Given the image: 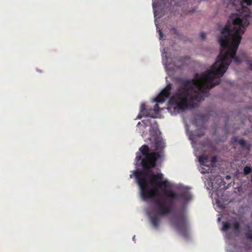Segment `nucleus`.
<instances>
[{
	"label": "nucleus",
	"instance_id": "obj_13",
	"mask_svg": "<svg viewBox=\"0 0 252 252\" xmlns=\"http://www.w3.org/2000/svg\"><path fill=\"white\" fill-rule=\"evenodd\" d=\"M232 224L233 229L235 230V231L237 233H240L241 231V227L240 223L237 220H235L234 221H233Z\"/></svg>",
	"mask_w": 252,
	"mask_h": 252
},
{
	"label": "nucleus",
	"instance_id": "obj_22",
	"mask_svg": "<svg viewBox=\"0 0 252 252\" xmlns=\"http://www.w3.org/2000/svg\"><path fill=\"white\" fill-rule=\"evenodd\" d=\"M204 135V131H200L197 134V135L198 136V137H201L202 136H203Z\"/></svg>",
	"mask_w": 252,
	"mask_h": 252
},
{
	"label": "nucleus",
	"instance_id": "obj_14",
	"mask_svg": "<svg viewBox=\"0 0 252 252\" xmlns=\"http://www.w3.org/2000/svg\"><path fill=\"white\" fill-rule=\"evenodd\" d=\"M231 228V224H230V222H229L228 221L222 222V230L223 231H227Z\"/></svg>",
	"mask_w": 252,
	"mask_h": 252
},
{
	"label": "nucleus",
	"instance_id": "obj_25",
	"mask_svg": "<svg viewBox=\"0 0 252 252\" xmlns=\"http://www.w3.org/2000/svg\"><path fill=\"white\" fill-rule=\"evenodd\" d=\"M135 239V236L133 237V240Z\"/></svg>",
	"mask_w": 252,
	"mask_h": 252
},
{
	"label": "nucleus",
	"instance_id": "obj_6",
	"mask_svg": "<svg viewBox=\"0 0 252 252\" xmlns=\"http://www.w3.org/2000/svg\"><path fill=\"white\" fill-rule=\"evenodd\" d=\"M172 89L171 84L167 85L159 94L152 100V102L157 103L154 105V108L153 109H150L149 110H163V108L160 109L158 103H163L165 100L169 97L170 95V92Z\"/></svg>",
	"mask_w": 252,
	"mask_h": 252
},
{
	"label": "nucleus",
	"instance_id": "obj_9",
	"mask_svg": "<svg viewBox=\"0 0 252 252\" xmlns=\"http://www.w3.org/2000/svg\"><path fill=\"white\" fill-rule=\"evenodd\" d=\"M153 140L155 142V148L156 151L160 152L165 147V143L161 137H155Z\"/></svg>",
	"mask_w": 252,
	"mask_h": 252
},
{
	"label": "nucleus",
	"instance_id": "obj_28",
	"mask_svg": "<svg viewBox=\"0 0 252 252\" xmlns=\"http://www.w3.org/2000/svg\"><path fill=\"white\" fill-rule=\"evenodd\" d=\"M251 181L252 182V177H251Z\"/></svg>",
	"mask_w": 252,
	"mask_h": 252
},
{
	"label": "nucleus",
	"instance_id": "obj_18",
	"mask_svg": "<svg viewBox=\"0 0 252 252\" xmlns=\"http://www.w3.org/2000/svg\"><path fill=\"white\" fill-rule=\"evenodd\" d=\"M149 109L148 110H149ZM140 110H148L147 109V106L145 103H141L140 107Z\"/></svg>",
	"mask_w": 252,
	"mask_h": 252
},
{
	"label": "nucleus",
	"instance_id": "obj_7",
	"mask_svg": "<svg viewBox=\"0 0 252 252\" xmlns=\"http://www.w3.org/2000/svg\"><path fill=\"white\" fill-rule=\"evenodd\" d=\"M175 225L182 236L185 237L188 236L187 220L184 214H178L176 215L175 217Z\"/></svg>",
	"mask_w": 252,
	"mask_h": 252
},
{
	"label": "nucleus",
	"instance_id": "obj_8",
	"mask_svg": "<svg viewBox=\"0 0 252 252\" xmlns=\"http://www.w3.org/2000/svg\"><path fill=\"white\" fill-rule=\"evenodd\" d=\"M211 112L207 111V113L204 114L200 113L193 114V118L191 120V123L198 127L200 128H204L205 123L209 119L210 114L209 112Z\"/></svg>",
	"mask_w": 252,
	"mask_h": 252
},
{
	"label": "nucleus",
	"instance_id": "obj_2",
	"mask_svg": "<svg viewBox=\"0 0 252 252\" xmlns=\"http://www.w3.org/2000/svg\"><path fill=\"white\" fill-rule=\"evenodd\" d=\"M155 167L148 166L143 170H136L133 171L137 183L140 188L141 196L144 200L163 198L158 197V189H166L168 186V181L162 180V173L155 174L152 169Z\"/></svg>",
	"mask_w": 252,
	"mask_h": 252
},
{
	"label": "nucleus",
	"instance_id": "obj_12",
	"mask_svg": "<svg viewBox=\"0 0 252 252\" xmlns=\"http://www.w3.org/2000/svg\"><path fill=\"white\" fill-rule=\"evenodd\" d=\"M208 156L207 155H202L198 158L199 163L202 165H205V164L209 161Z\"/></svg>",
	"mask_w": 252,
	"mask_h": 252
},
{
	"label": "nucleus",
	"instance_id": "obj_1",
	"mask_svg": "<svg viewBox=\"0 0 252 252\" xmlns=\"http://www.w3.org/2000/svg\"><path fill=\"white\" fill-rule=\"evenodd\" d=\"M233 0V9L241 15L232 13L229 16L233 22L232 30L229 21L222 29L219 38L220 51L216 62L207 71L200 74L196 73L192 79H181L177 93L168 101L170 105L176 106L180 110L196 107L199 102L208 96L209 90L220 84V78L227 70L232 59L238 64L242 61H246L249 69L252 71V61L245 52H241V58L236 56L241 35L250 24V10L246 5H251L252 0Z\"/></svg>",
	"mask_w": 252,
	"mask_h": 252
},
{
	"label": "nucleus",
	"instance_id": "obj_20",
	"mask_svg": "<svg viewBox=\"0 0 252 252\" xmlns=\"http://www.w3.org/2000/svg\"><path fill=\"white\" fill-rule=\"evenodd\" d=\"M200 37L202 40H204L206 38V34L204 32H201L200 34Z\"/></svg>",
	"mask_w": 252,
	"mask_h": 252
},
{
	"label": "nucleus",
	"instance_id": "obj_11",
	"mask_svg": "<svg viewBox=\"0 0 252 252\" xmlns=\"http://www.w3.org/2000/svg\"><path fill=\"white\" fill-rule=\"evenodd\" d=\"M233 140L235 142H237L239 145H241L242 148H246L247 150L249 151L251 149V146L249 144H247L246 141L243 139H238L236 137H234L233 138Z\"/></svg>",
	"mask_w": 252,
	"mask_h": 252
},
{
	"label": "nucleus",
	"instance_id": "obj_27",
	"mask_svg": "<svg viewBox=\"0 0 252 252\" xmlns=\"http://www.w3.org/2000/svg\"><path fill=\"white\" fill-rule=\"evenodd\" d=\"M220 218H219L218 219V220L220 221Z\"/></svg>",
	"mask_w": 252,
	"mask_h": 252
},
{
	"label": "nucleus",
	"instance_id": "obj_3",
	"mask_svg": "<svg viewBox=\"0 0 252 252\" xmlns=\"http://www.w3.org/2000/svg\"><path fill=\"white\" fill-rule=\"evenodd\" d=\"M164 195L168 199L158 198L155 199V203L158 209V213L161 215L169 214L175 204V201L178 198L188 201L191 199V196L187 191H182L179 194L171 190H166Z\"/></svg>",
	"mask_w": 252,
	"mask_h": 252
},
{
	"label": "nucleus",
	"instance_id": "obj_24",
	"mask_svg": "<svg viewBox=\"0 0 252 252\" xmlns=\"http://www.w3.org/2000/svg\"><path fill=\"white\" fill-rule=\"evenodd\" d=\"M226 178L229 179V178H230V177L229 176H226Z\"/></svg>",
	"mask_w": 252,
	"mask_h": 252
},
{
	"label": "nucleus",
	"instance_id": "obj_26",
	"mask_svg": "<svg viewBox=\"0 0 252 252\" xmlns=\"http://www.w3.org/2000/svg\"><path fill=\"white\" fill-rule=\"evenodd\" d=\"M132 175H130V178H132Z\"/></svg>",
	"mask_w": 252,
	"mask_h": 252
},
{
	"label": "nucleus",
	"instance_id": "obj_19",
	"mask_svg": "<svg viewBox=\"0 0 252 252\" xmlns=\"http://www.w3.org/2000/svg\"><path fill=\"white\" fill-rule=\"evenodd\" d=\"M171 31L174 34H178V32L176 28L173 27L171 29Z\"/></svg>",
	"mask_w": 252,
	"mask_h": 252
},
{
	"label": "nucleus",
	"instance_id": "obj_23",
	"mask_svg": "<svg viewBox=\"0 0 252 252\" xmlns=\"http://www.w3.org/2000/svg\"><path fill=\"white\" fill-rule=\"evenodd\" d=\"M216 158L215 157H213L212 160V162L214 163L216 162Z\"/></svg>",
	"mask_w": 252,
	"mask_h": 252
},
{
	"label": "nucleus",
	"instance_id": "obj_5",
	"mask_svg": "<svg viewBox=\"0 0 252 252\" xmlns=\"http://www.w3.org/2000/svg\"><path fill=\"white\" fill-rule=\"evenodd\" d=\"M140 153H137L136 160L137 161H141L143 168H147L148 166L155 167L157 164V161L160 157L158 153L157 152L150 153L149 147L146 145L142 146L139 148Z\"/></svg>",
	"mask_w": 252,
	"mask_h": 252
},
{
	"label": "nucleus",
	"instance_id": "obj_4",
	"mask_svg": "<svg viewBox=\"0 0 252 252\" xmlns=\"http://www.w3.org/2000/svg\"><path fill=\"white\" fill-rule=\"evenodd\" d=\"M160 111H140V113L137 116V118L141 119L142 118L144 119L142 120V123L146 126H150L149 130L150 134L151 137L150 140L152 141L155 137H159L160 131L158 128L157 122L155 120L158 118Z\"/></svg>",
	"mask_w": 252,
	"mask_h": 252
},
{
	"label": "nucleus",
	"instance_id": "obj_16",
	"mask_svg": "<svg viewBox=\"0 0 252 252\" xmlns=\"http://www.w3.org/2000/svg\"><path fill=\"white\" fill-rule=\"evenodd\" d=\"M171 115H173L174 114L176 115L177 113H181V115L184 118V121H186L187 120L185 118V116L187 115V111H170Z\"/></svg>",
	"mask_w": 252,
	"mask_h": 252
},
{
	"label": "nucleus",
	"instance_id": "obj_17",
	"mask_svg": "<svg viewBox=\"0 0 252 252\" xmlns=\"http://www.w3.org/2000/svg\"><path fill=\"white\" fill-rule=\"evenodd\" d=\"M252 167H250V166H245L244 168V174L245 175H247L248 174H249L251 172H252Z\"/></svg>",
	"mask_w": 252,
	"mask_h": 252
},
{
	"label": "nucleus",
	"instance_id": "obj_21",
	"mask_svg": "<svg viewBox=\"0 0 252 252\" xmlns=\"http://www.w3.org/2000/svg\"><path fill=\"white\" fill-rule=\"evenodd\" d=\"M158 33H159V37H160V39H161L163 38V34L161 31V30H158Z\"/></svg>",
	"mask_w": 252,
	"mask_h": 252
},
{
	"label": "nucleus",
	"instance_id": "obj_10",
	"mask_svg": "<svg viewBox=\"0 0 252 252\" xmlns=\"http://www.w3.org/2000/svg\"><path fill=\"white\" fill-rule=\"evenodd\" d=\"M154 202L155 208H156L157 211L158 212V214L154 215L151 217V222L152 225H153V226L157 228L158 226L159 220H160L159 215L162 216L163 215H161L158 213V209H157V207L155 203V200H154Z\"/></svg>",
	"mask_w": 252,
	"mask_h": 252
},
{
	"label": "nucleus",
	"instance_id": "obj_15",
	"mask_svg": "<svg viewBox=\"0 0 252 252\" xmlns=\"http://www.w3.org/2000/svg\"><path fill=\"white\" fill-rule=\"evenodd\" d=\"M248 231L245 233V235L247 239L252 241V230L249 226H247Z\"/></svg>",
	"mask_w": 252,
	"mask_h": 252
}]
</instances>
